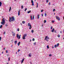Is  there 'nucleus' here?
Returning a JSON list of instances; mask_svg holds the SVG:
<instances>
[{
    "label": "nucleus",
    "instance_id": "obj_10",
    "mask_svg": "<svg viewBox=\"0 0 64 64\" xmlns=\"http://www.w3.org/2000/svg\"><path fill=\"white\" fill-rule=\"evenodd\" d=\"M19 35L18 34H16V37H17V38H19Z\"/></svg>",
    "mask_w": 64,
    "mask_h": 64
},
{
    "label": "nucleus",
    "instance_id": "obj_44",
    "mask_svg": "<svg viewBox=\"0 0 64 64\" xmlns=\"http://www.w3.org/2000/svg\"><path fill=\"white\" fill-rule=\"evenodd\" d=\"M52 28H53V26H52L51 27V28H50V29H52Z\"/></svg>",
    "mask_w": 64,
    "mask_h": 64
},
{
    "label": "nucleus",
    "instance_id": "obj_57",
    "mask_svg": "<svg viewBox=\"0 0 64 64\" xmlns=\"http://www.w3.org/2000/svg\"><path fill=\"white\" fill-rule=\"evenodd\" d=\"M38 6L36 5V8H38Z\"/></svg>",
    "mask_w": 64,
    "mask_h": 64
},
{
    "label": "nucleus",
    "instance_id": "obj_5",
    "mask_svg": "<svg viewBox=\"0 0 64 64\" xmlns=\"http://www.w3.org/2000/svg\"><path fill=\"white\" fill-rule=\"evenodd\" d=\"M12 34H13L12 36H15V34L14 32H12Z\"/></svg>",
    "mask_w": 64,
    "mask_h": 64
},
{
    "label": "nucleus",
    "instance_id": "obj_26",
    "mask_svg": "<svg viewBox=\"0 0 64 64\" xmlns=\"http://www.w3.org/2000/svg\"><path fill=\"white\" fill-rule=\"evenodd\" d=\"M21 8L22 9H23V5H22V6H21Z\"/></svg>",
    "mask_w": 64,
    "mask_h": 64
},
{
    "label": "nucleus",
    "instance_id": "obj_50",
    "mask_svg": "<svg viewBox=\"0 0 64 64\" xmlns=\"http://www.w3.org/2000/svg\"><path fill=\"white\" fill-rule=\"evenodd\" d=\"M32 28V27H30V28H29V29H31V28Z\"/></svg>",
    "mask_w": 64,
    "mask_h": 64
},
{
    "label": "nucleus",
    "instance_id": "obj_46",
    "mask_svg": "<svg viewBox=\"0 0 64 64\" xmlns=\"http://www.w3.org/2000/svg\"><path fill=\"white\" fill-rule=\"evenodd\" d=\"M43 10H41V12H43Z\"/></svg>",
    "mask_w": 64,
    "mask_h": 64
},
{
    "label": "nucleus",
    "instance_id": "obj_14",
    "mask_svg": "<svg viewBox=\"0 0 64 64\" xmlns=\"http://www.w3.org/2000/svg\"><path fill=\"white\" fill-rule=\"evenodd\" d=\"M2 6V2H0V7H1V6Z\"/></svg>",
    "mask_w": 64,
    "mask_h": 64
},
{
    "label": "nucleus",
    "instance_id": "obj_15",
    "mask_svg": "<svg viewBox=\"0 0 64 64\" xmlns=\"http://www.w3.org/2000/svg\"><path fill=\"white\" fill-rule=\"evenodd\" d=\"M31 12V10L28 11V14L30 13V12Z\"/></svg>",
    "mask_w": 64,
    "mask_h": 64
},
{
    "label": "nucleus",
    "instance_id": "obj_27",
    "mask_svg": "<svg viewBox=\"0 0 64 64\" xmlns=\"http://www.w3.org/2000/svg\"><path fill=\"white\" fill-rule=\"evenodd\" d=\"M54 22H55V21L54 20H52V23H54Z\"/></svg>",
    "mask_w": 64,
    "mask_h": 64
},
{
    "label": "nucleus",
    "instance_id": "obj_56",
    "mask_svg": "<svg viewBox=\"0 0 64 64\" xmlns=\"http://www.w3.org/2000/svg\"><path fill=\"white\" fill-rule=\"evenodd\" d=\"M52 48L53 49L54 48V46H52Z\"/></svg>",
    "mask_w": 64,
    "mask_h": 64
},
{
    "label": "nucleus",
    "instance_id": "obj_43",
    "mask_svg": "<svg viewBox=\"0 0 64 64\" xmlns=\"http://www.w3.org/2000/svg\"><path fill=\"white\" fill-rule=\"evenodd\" d=\"M46 15H47V14H44V16H46Z\"/></svg>",
    "mask_w": 64,
    "mask_h": 64
},
{
    "label": "nucleus",
    "instance_id": "obj_37",
    "mask_svg": "<svg viewBox=\"0 0 64 64\" xmlns=\"http://www.w3.org/2000/svg\"><path fill=\"white\" fill-rule=\"evenodd\" d=\"M46 20H44V23H46Z\"/></svg>",
    "mask_w": 64,
    "mask_h": 64
},
{
    "label": "nucleus",
    "instance_id": "obj_48",
    "mask_svg": "<svg viewBox=\"0 0 64 64\" xmlns=\"http://www.w3.org/2000/svg\"><path fill=\"white\" fill-rule=\"evenodd\" d=\"M6 53H8V51H7V50H6Z\"/></svg>",
    "mask_w": 64,
    "mask_h": 64
},
{
    "label": "nucleus",
    "instance_id": "obj_62",
    "mask_svg": "<svg viewBox=\"0 0 64 64\" xmlns=\"http://www.w3.org/2000/svg\"><path fill=\"white\" fill-rule=\"evenodd\" d=\"M12 46H13V45H12L11 46V47H12Z\"/></svg>",
    "mask_w": 64,
    "mask_h": 64
},
{
    "label": "nucleus",
    "instance_id": "obj_3",
    "mask_svg": "<svg viewBox=\"0 0 64 64\" xmlns=\"http://www.w3.org/2000/svg\"><path fill=\"white\" fill-rule=\"evenodd\" d=\"M27 36V34H24L23 37H22L23 39H24V40L25 39H26L25 37H26Z\"/></svg>",
    "mask_w": 64,
    "mask_h": 64
},
{
    "label": "nucleus",
    "instance_id": "obj_17",
    "mask_svg": "<svg viewBox=\"0 0 64 64\" xmlns=\"http://www.w3.org/2000/svg\"><path fill=\"white\" fill-rule=\"evenodd\" d=\"M20 36H21V35H20L18 37V39H20Z\"/></svg>",
    "mask_w": 64,
    "mask_h": 64
},
{
    "label": "nucleus",
    "instance_id": "obj_41",
    "mask_svg": "<svg viewBox=\"0 0 64 64\" xmlns=\"http://www.w3.org/2000/svg\"><path fill=\"white\" fill-rule=\"evenodd\" d=\"M36 44V42L34 43V45H35V44Z\"/></svg>",
    "mask_w": 64,
    "mask_h": 64
},
{
    "label": "nucleus",
    "instance_id": "obj_51",
    "mask_svg": "<svg viewBox=\"0 0 64 64\" xmlns=\"http://www.w3.org/2000/svg\"><path fill=\"white\" fill-rule=\"evenodd\" d=\"M5 33H6V32H4V34H5Z\"/></svg>",
    "mask_w": 64,
    "mask_h": 64
},
{
    "label": "nucleus",
    "instance_id": "obj_12",
    "mask_svg": "<svg viewBox=\"0 0 64 64\" xmlns=\"http://www.w3.org/2000/svg\"><path fill=\"white\" fill-rule=\"evenodd\" d=\"M20 42H19L18 43V46H19V45H20Z\"/></svg>",
    "mask_w": 64,
    "mask_h": 64
},
{
    "label": "nucleus",
    "instance_id": "obj_6",
    "mask_svg": "<svg viewBox=\"0 0 64 64\" xmlns=\"http://www.w3.org/2000/svg\"><path fill=\"white\" fill-rule=\"evenodd\" d=\"M20 10H19L18 11V16H19V15H20Z\"/></svg>",
    "mask_w": 64,
    "mask_h": 64
},
{
    "label": "nucleus",
    "instance_id": "obj_2",
    "mask_svg": "<svg viewBox=\"0 0 64 64\" xmlns=\"http://www.w3.org/2000/svg\"><path fill=\"white\" fill-rule=\"evenodd\" d=\"M5 23V19L4 18H3L2 20V22H1V24L3 25H4Z\"/></svg>",
    "mask_w": 64,
    "mask_h": 64
},
{
    "label": "nucleus",
    "instance_id": "obj_36",
    "mask_svg": "<svg viewBox=\"0 0 64 64\" xmlns=\"http://www.w3.org/2000/svg\"><path fill=\"white\" fill-rule=\"evenodd\" d=\"M10 57H9L8 58V61H10Z\"/></svg>",
    "mask_w": 64,
    "mask_h": 64
},
{
    "label": "nucleus",
    "instance_id": "obj_47",
    "mask_svg": "<svg viewBox=\"0 0 64 64\" xmlns=\"http://www.w3.org/2000/svg\"><path fill=\"white\" fill-rule=\"evenodd\" d=\"M46 41H47L48 42V40L46 38Z\"/></svg>",
    "mask_w": 64,
    "mask_h": 64
},
{
    "label": "nucleus",
    "instance_id": "obj_61",
    "mask_svg": "<svg viewBox=\"0 0 64 64\" xmlns=\"http://www.w3.org/2000/svg\"><path fill=\"white\" fill-rule=\"evenodd\" d=\"M31 40H30V42H31Z\"/></svg>",
    "mask_w": 64,
    "mask_h": 64
},
{
    "label": "nucleus",
    "instance_id": "obj_30",
    "mask_svg": "<svg viewBox=\"0 0 64 64\" xmlns=\"http://www.w3.org/2000/svg\"><path fill=\"white\" fill-rule=\"evenodd\" d=\"M31 32L32 33H33L34 32V30H32L31 31Z\"/></svg>",
    "mask_w": 64,
    "mask_h": 64
},
{
    "label": "nucleus",
    "instance_id": "obj_22",
    "mask_svg": "<svg viewBox=\"0 0 64 64\" xmlns=\"http://www.w3.org/2000/svg\"><path fill=\"white\" fill-rule=\"evenodd\" d=\"M2 25H1L0 26V28H2Z\"/></svg>",
    "mask_w": 64,
    "mask_h": 64
},
{
    "label": "nucleus",
    "instance_id": "obj_11",
    "mask_svg": "<svg viewBox=\"0 0 64 64\" xmlns=\"http://www.w3.org/2000/svg\"><path fill=\"white\" fill-rule=\"evenodd\" d=\"M28 56L30 57H31V53H30L28 54Z\"/></svg>",
    "mask_w": 64,
    "mask_h": 64
},
{
    "label": "nucleus",
    "instance_id": "obj_58",
    "mask_svg": "<svg viewBox=\"0 0 64 64\" xmlns=\"http://www.w3.org/2000/svg\"><path fill=\"white\" fill-rule=\"evenodd\" d=\"M4 50H5V48H4Z\"/></svg>",
    "mask_w": 64,
    "mask_h": 64
},
{
    "label": "nucleus",
    "instance_id": "obj_64",
    "mask_svg": "<svg viewBox=\"0 0 64 64\" xmlns=\"http://www.w3.org/2000/svg\"><path fill=\"white\" fill-rule=\"evenodd\" d=\"M20 24L21 25H22V24L21 23Z\"/></svg>",
    "mask_w": 64,
    "mask_h": 64
},
{
    "label": "nucleus",
    "instance_id": "obj_16",
    "mask_svg": "<svg viewBox=\"0 0 64 64\" xmlns=\"http://www.w3.org/2000/svg\"><path fill=\"white\" fill-rule=\"evenodd\" d=\"M27 10V8H25V10H24L25 12H26V11Z\"/></svg>",
    "mask_w": 64,
    "mask_h": 64
},
{
    "label": "nucleus",
    "instance_id": "obj_33",
    "mask_svg": "<svg viewBox=\"0 0 64 64\" xmlns=\"http://www.w3.org/2000/svg\"><path fill=\"white\" fill-rule=\"evenodd\" d=\"M32 41H35V39L33 38L32 39Z\"/></svg>",
    "mask_w": 64,
    "mask_h": 64
},
{
    "label": "nucleus",
    "instance_id": "obj_59",
    "mask_svg": "<svg viewBox=\"0 0 64 64\" xmlns=\"http://www.w3.org/2000/svg\"><path fill=\"white\" fill-rule=\"evenodd\" d=\"M36 5L38 6V3H37V5Z\"/></svg>",
    "mask_w": 64,
    "mask_h": 64
},
{
    "label": "nucleus",
    "instance_id": "obj_49",
    "mask_svg": "<svg viewBox=\"0 0 64 64\" xmlns=\"http://www.w3.org/2000/svg\"><path fill=\"white\" fill-rule=\"evenodd\" d=\"M34 16H33V18H32V20H34Z\"/></svg>",
    "mask_w": 64,
    "mask_h": 64
},
{
    "label": "nucleus",
    "instance_id": "obj_8",
    "mask_svg": "<svg viewBox=\"0 0 64 64\" xmlns=\"http://www.w3.org/2000/svg\"><path fill=\"white\" fill-rule=\"evenodd\" d=\"M37 17L38 18V19H39V14H38V15L37 16Z\"/></svg>",
    "mask_w": 64,
    "mask_h": 64
},
{
    "label": "nucleus",
    "instance_id": "obj_52",
    "mask_svg": "<svg viewBox=\"0 0 64 64\" xmlns=\"http://www.w3.org/2000/svg\"><path fill=\"white\" fill-rule=\"evenodd\" d=\"M41 15H42V16L43 17V14H42Z\"/></svg>",
    "mask_w": 64,
    "mask_h": 64
},
{
    "label": "nucleus",
    "instance_id": "obj_13",
    "mask_svg": "<svg viewBox=\"0 0 64 64\" xmlns=\"http://www.w3.org/2000/svg\"><path fill=\"white\" fill-rule=\"evenodd\" d=\"M14 43L15 44H17V40L14 41Z\"/></svg>",
    "mask_w": 64,
    "mask_h": 64
},
{
    "label": "nucleus",
    "instance_id": "obj_4",
    "mask_svg": "<svg viewBox=\"0 0 64 64\" xmlns=\"http://www.w3.org/2000/svg\"><path fill=\"white\" fill-rule=\"evenodd\" d=\"M56 18L58 21L60 20V18H59V17L58 16H56Z\"/></svg>",
    "mask_w": 64,
    "mask_h": 64
},
{
    "label": "nucleus",
    "instance_id": "obj_54",
    "mask_svg": "<svg viewBox=\"0 0 64 64\" xmlns=\"http://www.w3.org/2000/svg\"><path fill=\"white\" fill-rule=\"evenodd\" d=\"M62 31H60V33H61H61H62Z\"/></svg>",
    "mask_w": 64,
    "mask_h": 64
},
{
    "label": "nucleus",
    "instance_id": "obj_25",
    "mask_svg": "<svg viewBox=\"0 0 64 64\" xmlns=\"http://www.w3.org/2000/svg\"><path fill=\"white\" fill-rule=\"evenodd\" d=\"M31 2H32V3H34V2L33 1V0H31Z\"/></svg>",
    "mask_w": 64,
    "mask_h": 64
},
{
    "label": "nucleus",
    "instance_id": "obj_32",
    "mask_svg": "<svg viewBox=\"0 0 64 64\" xmlns=\"http://www.w3.org/2000/svg\"><path fill=\"white\" fill-rule=\"evenodd\" d=\"M1 39H2V37H1V36H0V41H1Z\"/></svg>",
    "mask_w": 64,
    "mask_h": 64
},
{
    "label": "nucleus",
    "instance_id": "obj_20",
    "mask_svg": "<svg viewBox=\"0 0 64 64\" xmlns=\"http://www.w3.org/2000/svg\"><path fill=\"white\" fill-rule=\"evenodd\" d=\"M59 45V44H56V46L57 47H58Z\"/></svg>",
    "mask_w": 64,
    "mask_h": 64
},
{
    "label": "nucleus",
    "instance_id": "obj_23",
    "mask_svg": "<svg viewBox=\"0 0 64 64\" xmlns=\"http://www.w3.org/2000/svg\"><path fill=\"white\" fill-rule=\"evenodd\" d=\"M57 36L58 37V38H59V37H60V35H59V34H58V35Z\"/></svg>",
    "mask_w": 64,
    "mask_h": 64
},
{
    "label": "nucleus",
    "instance_id": "obj_7",
    "mask_svg": "<svg viewBox=\"0 0 64 64\" xmlns=\"http://www.w3.org/2000/svg\"><path fill=\"white\" fill-rule=\"evenodd\" d=\"M54 30H55V29H54V28H53L51 31V32H54Z\"/></svg>",
    "mask_w": 64,
    "mask_h": 64
},
{
    "label": "nucleus",
    "instance_id": "obj_1",
    "mask_svg": "<svg viewBox=\"0 0 64 64\" xmlns=\"http://www.w3.org/2000/svg\"><path fill=\"white\" fill-rule=\"evenodd\" d=\"M9 21L10 22H13L15 21V18L14 17H12V18L10 17V19Z\"/></svg>",
    "mask_w": 64,
    "mask_h": 64
},
{
    "label": "nucleus",
    "instance_id": "obj_31",
    "mask_svg": "<svg viewBox=\"0 0 64 64\" xmlns=\"http://www.w3.org/2000/svg\"><path fill=\"white\" fill-rule=\"evenodd\" d=\"M49 46H47V49H49Z\"/></svg>",
    "mask_w": 64,
    "mask_h": 64
},
{
    "label": "nucleus",
    "instance_id": "obj_29",
    "mask_svg": "<svg viewBox=\"0 0 64 64\" xmlns=\"http://www.w3.org/2000/svg\"><path fill=\"white\" fill-rule=\"evenodd\" d=\"M54 47L55 48H56V47H57V46L56 45H55L54 46Z\"/></svg>",
    "mask_w": 64,
    "mask_h": 64
},
{
    "label": "nucleus",
    "instance_id": "obj_40",
    "mask_svg": "<svg viewBox=\"0 0 64 64\" xmlns=\"http://www.w3.org/2000/svg\"><path fill=\"white\" fill-rule=\"evenodd\" d=\"M46 1L47 3H48V0H46Z\"/></svg>",
    "mask_w": 64,
    "mask_h": 64
},
{
    "label": "nucleus",
    "instance_id": "obj_21",
    "mask_svg": "<svg viewBox=\"0 0 64 64\" xmlns=\"http://www.w3.org/2000/svg\"><path fill=\"white\" fill-rule=\"evenodd\" d=\"M11 7H10V9H9V12H10V11H11Z\"/></svg>",
    "mask_w": 64,
    "mask_h": 64
},
{
    "label": "nucleus",
    "instance_id": "obj_24",
    "mask_svg": "<svg viewBox=\"0 0 64 64\" xmlns=\"http://www.w3.org/2000/svg\"><path fill=\"white\" fill-rule=\"evenodd\" d=\"M22 23H23V24H25V22L24 21H22Z\"/></svg>",
    "mask_w": 64,
    "mask_h": 64
},
{
    "label": "nucleus",
    "instance_id": "obj_35",
    "mask_svg": "<svg viewBox=\"0 0 64 64\" xmlns=\"http://www.w3.org/2000/svg\"><path fill=\"white\" fill-rule=\"evenodd\" d=\"M55 11V9H54L53 10V12H54Z\"/></svg>",
    "mask_w": 64,
    "mask_h": 64
},
{
    "label": "nucleus",
    "instance_id": "obj_39",
    "mask_svg": "<svg viewBox=\"0 0 64 64\" xmlns=\"http://www.w3.org/2000/svg\"><path fill=\"white\" fill-rule=\"evenodd\" d=\"M32 6H34V3H32Z\"/></svg>",
    "mask_w": 64,
    "mask_h": 64
},
{
    "label": "nucleus",
    "instance_id": "obj_53",
    "mask_svg": "<svg viewBox=\"0 0 64 64\" xmlns=\"http://www.w3.org/2000/svg\"><path fill=\"white\" fill-rule=\"evenodd\" d=\"M30 26V27H32L31 26V25L30 26Z\"/></svg>",
    "mask_w": 64,
    "mask_h": 64
},
{
    "label": "nucleus",
    "instance_id": "obj_42",
    "mask_svg": "<svg viewBox=\"0 0 64 64\" xmlns=\"http://www.w3.org/2000/svg\"><path fill=\"white\" fill-rule=\"evenodd\" d=\"M5 26L6 27H7L8 26V25L7 24H6Z\"/></svg>",
    "mask_w": 64,
    "mask_h": 64
},
{
    "label": "nucleus",
    "instance_id": "obj_9",
    "mask_svg": "<svg viewBox=\"0 0 64 64\" xmlns=\"http://www.w3.org/2000/svg\"><path fill=\"white\" fill-rule=\"evenodd\" d=\"M24 58H23L21 62V63H23V62H24Z\"/></svg>",
    "mask_w": 64,
    "mask_h": 64
},
{
    "label": "nucleus",
    "instance_id": "obj_38",
    "mask_svg": "<svg viewBox=\"0 0 64 64\" xmlns=\"http://www.w3.org/2000/svg\"><path fill=\"white\" fill-rule=\"evenodd\" d=\"M49 56L51 57V56H52V55L51 54H50L49 55Z\"/></svg>",
    "mask_w": 64,
    "mask_h": 64
},
{
    "label": "nucleus",
    "instance_id": "obj_45",
    "mask_svg": "<svg viewBox=\"0 0 64 64\" xmlns=\"http://www.w3.org/2000/svg\"><path fill=\"white\" fill-rule=\"evenodd\" d=\"M20 51V50H18V52H19V51Z\"/></svg>",
    "mask_w": 64,
    "mask_h": 64
},
{
    "label": "nucleus",
    "instance_id": "obj_19",
    "mask_svg": "<svg viewBox=\"0 0 64 64\" xmlns=\"http://www.w3.org/2000/svg\"><path fill=\"white\" fill-rule=\"evenodd\" d=\"M47 38H48V36H46V38H45L44 40H46V39H47Z\"/></svg>",
    "mask_w": 64,
    "mask_h": 64
},
{
    "label": "nucleus",
    "instance_id": "obj_60",
    "mask_svg": "<svg viewBox=\"0 0 64 64\" xmlns=\"http://www.w3.org/2000/svg\"><path fill=\"white\" fill-rule=\"evenodd\" d=\"M54 32L55 33H56V30H54Z\"/></svg>",
    "mask_w": 64,
    "mask_h": 64
},
{
    "label": "nucleus",
    "instance_id": "obj_18",
    "mask_svg": "<svg viewBox=\"0 0 64 64\" xmlns=\"http://www.w3.org/2000/svg\"><path fill=\"white\" fill-rule=\"evenodd\" d=\"M30 25H31V24L29 23H28V26H30Z\"/></svg>",
    "mask_w": 64,
    "mask_h": 64
},
{
    "label": "nucleus",
    "instance_id": "obj_55",
    "mask_svg": "<svg viewBox=\"0 0 64 64\" xmlns=\"http://www.w3.org/2000/svg\"><path fill=\"white\" fill-rule=\"evenodd\" d=\"M50 2L49 3V4H48L49 5H50Z\"/></svg>",
    "mask_w": 64,
    "mask_h": 64
},
{
    "label": "nucleus",
    "instance_id": "obj_34",
    "mask_svg": "<svg viewBox=\"0 0 64 64\" xmlns=\"http://www.w3.org/2000/svg\"><path fill=\"white\" fill-rule=\"evenodd\" d=\"M19 28H18L17 30V31H19Z\"/></svg>",
    "mask_w": 64,
    "mask_h": 64
},
{
    "label": "nucleus",
    "instance_id": "obj_63",
    "mask_svg": "<svg viewBox=\"0 0 64 64\" xmlns=\"http://www.w3.org/2000/svg\"><path fill=\"white\" fill-rule=\"evenodd\" d=\"M48 38V39H49V38Z\"/></svg>",
    "mask_w": 64,
    "mask_h": 64
},
{
    "label": "nucleus",
    "instance_id": "obj_28",
    "mask_svg": "<svg viewBox=\"0 0 64 64\" xmlns=\"http://www.w3.org/2000/svg\"><path fill=\"white\" fill-rule=\"evenodd\" d=\"M30 18L31 19V20H32V16H30Z\"/></svg>",
    "mask_w": 64,
    "mask_h": 64
}]
</instances>
